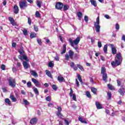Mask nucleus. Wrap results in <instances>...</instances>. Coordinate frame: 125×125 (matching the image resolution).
I'll list each match as a JSON object with an SVG mask.
<instances>
[{
    "label": "nucleus",
    "instance_id": "obj_1",
    "mask_svg": "<svg viewBox=\"0 0 125 125\" xmlns=\"http://www.w3.org/2000/svg\"><path fill=\"white\" fill-rule=\"evenodd\" d=\"M80 41L81 38L79 37L73 41L71 38L69 39V42L70 45H71V46H72V47H73L75 49V50H78V49L79 48L78 47V46L75 47V45H78V44H79V43H80Z\"/></svg>",
    "mask_w": 125,
    "mask_h": 125
},
{
    "label": "nucleus",
    "instance_id": "obj_2",
    "mask_svg": "<svg viewBox=\"0 0 125 125\" xmlns=\"http://www.w3.org/2000/svg\"><path fill=\"white\" fill-rule=\"evenodd\" d=\"M19 52L21 55L18 56L19 59H20L22 61H23V60H25V61H27V62L28 61H29V59H28V58H27V56L25 55V54H24L25 52H24L23 50H19ZM22 54H23L22 56Z\"/></svg>",
    "mask_w": 125,
    "mask_h": 125
},
{
    "label": "nucleus",
    "instance_id": "obj_3",
    "mask_svg": "<svg viewBox=\"0 0 125 125\" xmlns=\"http://www.w3.org/2000/svg\"><path fill=\"white\" fill-rule=\"evenodd\" d=\"M8 83L10 86L13 87V88L16 86V80L15 79L10 78L8 79Z\"/></svg>",
    "mask_w": 125,
    "mask_h": 125
},
{
    "label": "nucleus",
    "instance_id": "obj_4",
    "mask_svg": "<svg viewBox=\"0 0 125 125\" xmlns=\"http://www.w3.org/2000/svg\"><path fill=\"white\" fill-rule=\"evenodd\" d=\"M100 23V21L99 20V16H98L96 19V21L94 23L96 32H100V25H99Z\"/></svg>",
    "mask_w": 125,
    "mask_h": 125
},
{
    "label": "nucleus",
    "instance_id": "obj_5",
    "mask_svg": "<svg viewBox=\"0 0 125 125\" xmlns=\"http://www.w3.org/2000/svg\"><path fill=\"white\" fill-rule=\"evenodd\" d=\"M74 52H73V51L70 50L69 52H68V54H66L65 55V60H67V61H69V60L70 59H73V56H74Z\"/></svg>",
    "mask_w": 125,
    "mask_h": 125
},
{
    "label": "nucleus",
    "instance_id": "obj_6",
    "mask_svg": "<svg viewBox=\"0 0 125 125\" xmlns=\"http://www.w3.org/2000/svg\"><path fill=\"white\" fill-rule=\"evenodd\" d=\"M122 63V60H118L115 58V61L111 62V65L113 67H116L117 66H120Z\"/></svg>",
    "mask_w": 125,
    "mask_h": 125
},
{
    "label": "nucleus",
    "instance_id": "obj_7",
    "mask_svg": "<svg viewBox=\"0 0 125 125\" xmlns=\"http://www.w3.org/2000/svg\"><path fill=\"white\" fill-rule=\"evenodd\" d=\"M20 7L21 9H24L25 7H27V1H22L20 2Z\"/></svg>",
    "mask_w": 125,
    "mask_h": 125
},
{
    "label": "nucleus",
    "instance_id": "obj_8",
    "mask_svg": "<svg viewBox=\"0 0 125 125\" xmlns=\"http://www.w3.org/2000/svg\"><path fill=\"white\" fill-rule=\"evenodd\" d=\"M62 7H63V3H61V2H57L55 8L56 9H58L59 10H61L62 9Z\"/></svg>",
    "mask_w": 125,
    "mask_h": 125
},
{
    "label": "nucleus",
    "instance_id": "obj_9",
    "mask_svg": "<svg viewBox=\"0 0 125 125\" xmlns=\"http://www.w3.org/2000/svg\"><path fill=\"white\" fill-rule=\"evenodd\" d=\"M31 81L32 82H33V83H34V84L37 87H40V86L41 85V83H40V82L38 81V80H37L36 79H35V78H32L31 79Z\"/></svg>",
    "mask_w": 125,
    "mask_h": 125
},
{
    "label": "nucleus",
    "instance_id": "obj_10",
    "mask_svg": "<svg viewBox=\"0 0 125 125\" xmlns=\"http://www.w3.org/2000/svg\"><path fill=\"white\" fill-rule=\"evenodd\" d=\"M109 46H110L111 48V51L112 52V54L115 55V54L117 53V49H116L115 46H114L113 44H109Z\"/></svg>",
    "mask_w": 125,
    "mask_h": 125
},
{
    "label": "nucleus",
    "instance_id": "obj_11",
    "mask_svg": "<svg viewBox=\"0 0 125 125\" xmlns=\"http://www.w3.org/2000/svg\"><path fill=\"white\" fill-rule=\"evenodd\" d=\"M8 20L10 21L11 24H12L13 26H16V22H15V21L13 18L9 17Z\"/></svg>",
    "mask_w": 125,
    "mask_h": 125
},
{
    "label": "nucleus",
    "instance_id": "obj_12",
    "mask_svg": "<svg viewBox=\"0 0 125 125\" xmlns=\"http://www.w3.org/2000/svg\"><path fill=\"white\" fill-rule=\"evenodd\" d=\"M37 122H38V118L35 117V118H32L30 120V123L31 125H35V124H37Z\"/></svg>",
    "mask_w": 125,
    "mask_h": 125
},
{
    "label": "nucleus",
    "instance_id": "obj_13",
    "mask_svg": "<svg viewBox=\"0 0 125 125\" xmlns=\"http://www.w3.org/2000/svg\"><path fill=\"white\" fill-rule=\"evenodd\" d=\"M22 65L24 69H28V68L30 67V64H29V63H28L27 62L23 61L22 63Z\"/></svg>",
    "mask_w": 125,
    "mask_h": 125
},
{
    "label": "nucleus",
    "instance_id": "obj_14",
    "mask_svg": "<svg viewBox=\"0 0 125 125\" xmlns=\"http://www.w3.org/2000/svg\"><path fill=\"white\" fill-rule=\"evenodd\" d=\"M58 81H59L60 83H63V82H65V79H64V77L60 75L58 77Z\"/></svg>",
    "mask_w": 125,
    "mask_h": 125
},
{
    "label": "nucleus",
    "instance_id": "obj_15",
    "mask_svg": "<svg viewBox=\"0 0 125 125\" xmlns=\"http://www.w3.org/2000/svg\"><path fill=\"white\" fill-rule=\"evenodd\" d=\"M14 13H15V14H17L19 12V8H18V6H17V5H15L14 6Z\"/></svg>",
    "mask_w": 125,
    "mask_h": 125
},
{
    "label": "nucleus",
    "instance_id": "obj_16",
    "mask_svg": "<svg viewBox=\"0 0 125 125\" xmlns=\"http://www.w3.org/2000/svg\"><path fill=\"white\" fill-rule=\"evenodd\" d=\"M77 15L79 18V20H82V18H83V13L81 12H77Z\"/></svg>",
    "mask_w": 125,
    "mask_h": 125
},
{
    "label": "nucleus",
    "instance_id": "obj_17",
    "mask_svg": "<svg viewBox=\"0 0 125 125\" xmlns=\"http://www.w3.org/2000/svg\"><path fill=\"white\" fill-rule=\"evenodd\" d=\"M10 98L13 101V102H16L17 101V99L14 96L12 95V94H11L10 96Z\"/></svg>",
    "mask_w": 125,
    "mask_h": 125
},
{
    "label": "nucleus",
    "instance_id": "obj_18",
    "mask_svg": "<svg viewBox=\"0 0 125 125\" xmlns=\"http://www.w3.org/2000/svg\"><path fill=\"white\" fill-rule=\"evenodd\" d=\"M107 78H108V77L107 76V74L104 73V74H103V80L105 83H107Z\"/></svg>",
    "mask_w": 125,
    "mask_h": 125
},
{
    "label": "nucleus",
    "instance_id": "obj_19",
    "mask_svg": "<svg viewBox=\"0 0 125 125\" xmlns=\"http://www.w3.org/2000/svg\"><path fill=\"white\" fill-rule=\"evenodd\" d=\"M90 2L92 5H93L95 7L97 6V3H96V1H95V0H90Z\"/></svg>",
    "mask_w": 125,
    "mask_h": 125
},
{
    "label": "nucleus",
    "instance_id": "obj_20",
    "mask_svg": "<svg viewBox=\"0 0 125 125\" xmlns=\"http://www.w3.org/2000/svg\"><path fill=\"white\" fill-rule=\"evenodd\" d=\"M96 106L97 107V109H102V106H101V104H100L98 102H96Z\"/></svg>",
    "mask_w": 125,
    "mask_h": 125
},
{
    "label": "nucleus",
    "instance_id": "obj_21",
    "mask_svg": "<svg viewBox=\"0 0 125 125\" xmlns=\"http://www.w3.org/2000/svg\"><path fill=\"white\" fill-rule=\"evenodd\" d=\"M67 45L66 44H64L63 45V50L61 52V54H63V53H65L66 52V46Z\"/></svg>",
    "mask_w": 125,
    "mask_h": 125
},
{
    "label": "nucleus",
    "instance_id": "obj_22",
    "mask_svg": "<svg viewBox=\"0 0 125 125\" xmlns=\"http://www.w3.org/2000/svg\"><path fill=\"white\" fill-rule=\"evenodd\" d=\"M118 60H122V55H121V53H119L116 54V58Z\"/></svg>",
    "mask_w": 125,
    "mask_h": 125
},
{
    "label": "nucleus",
    "instance_id": "obj_23",
    "mask_svg": "<svg viewBox=\"0 0 125 125\" xmlns=\"http://www.w3.org/2000/svg\"><path fill=\"white\" fill-rule=\"evenodd\" d=\"M30 73L32 76H34V77H38V74L35 70H32Z\"/></svg>",
    "mask_w": 125,
    "mask_h": 125
},
{
    "label": "nucleus",
    "instance_id": "obj_24",
    "mask_svg": "<svg viewBox=\"0 0 125 125\" xmlns=\"http://www.w3.org/2000/svg\"><path fill=\"white\" fill-rule=\"evenodd\" d=\"M79 121L82 123V124H87V122L85 121L84 120H83V118L82 117H79Z\"/></svg>",
    "mask_w": 125,
    "mask_h": 125
},
{
    "label": "nucleus",
    "instance_id": "obj_25",
    "mask_svg": "<svg viewBox=\"0 0 125 125\" xmlns=\"http://www.w3.org/2000/svg\"><path fill=\"white\" fill-rule=\"evenodd\" d=\"M37 37V34L35 32H31L30 34L31 39H33V38H36Z\"/></svg>",
    "mask_w": 125,
    "mask_h": 125
},
{
    "label": "nucleus",
    "instance_id": "obj_26",
    "mask_svg": "<svg viewBox=\"0 0 125 125\" xmlns=\"http://www.w3.org/2000/svg\"><path fill=\"white\" fill-rule=\"evenodd\" d=\"M32 89L33 90V91L35 92V93L36 94H37V95H39V90H38V89L35 87H33Z\"/></svg>",
    "mask_w": 125,
    "mask_h": 125
},
{
    "label": "nucleus",
    "instance_id": "obj_27",
    "mask_svg": "<svg viewBox=\"0 0 125 125\" xmlns=\"http://www.w3.org/2000/svg\"><path fill=\"white\" fill-rule=\"evenodd\" d=\"M69 7H70L69 6V5H68V4H65L63 5V10L66 11L68 10V9H69Z\"/></svg>",
    "mask_w": 125,
    "mask_h": 125
},
{
    "label": "nucleus",
    "instance_id": "obj_28",
    "mask_svg": "<svg viewBox=\"0 0 125 125\" xmlns=\"http://www.w3.org/2000/svg\"><path fill=\"white\" fill-rule=\"evenodd\" d=\"M46 74L48 76V77H49V78H52V75H51V73H50V71L46 70Z\"/></svg>",
    "mask_w": 125,
    "mask_h": 125
},
{
    "label": "nucleus",
    "instance_id": "obj_29",
    "mask_svg": "<svg viewBox=\"0 0 125 125\" xmlns=\"http://www.w3.org/2000/svg\"><path fill=\"white\" fill-rule=\"evenodd\" d=\"M5 103H7L8 105H10L11 104V102H10L9 99L8 98L5 99Z\"/></svg>",
    "mask_w": 125,
    "mask_h": 125
},
{
    "label": "nucleus",
    "instance_id": "obj_30",
    "mask_svg": "<svg viewBox=\"0 0 125 125\" xmlns=\"http://www.w3.org/2000/svg\"><path fill=\"white\" fill-rule=\"evenodd\" d=\"M27 86L28 88L32 87V82H31V81H29L27 83Z\"/></svg>",
    "mask_w": 125,
    "mask_h": 125
},
{
    "label": "nucleus",
    "instance_id": "obj_31",
    "mask_svg": "<svg viewBox=\"0 0 125 125\" xmlns=\"http://www.w3.org/2000/svg\"><path fill=\"white\" fill-rule=\"evenodd\" d=\"M23 102L25 105H30V102H29L26 100H25V99H23Z\"/></svg>",
    "mask_w": 125,
    "mask_h": 125
},
{
    "label": "nucleus",
    "instance_id": "obj_32",
    "mask_svg": "<svg viewBox=\"0 0 125 125\" xmlns=\"http://www.w3.org/2000/svg\"><path fill=\"white\" fill-rule=\"evenodd\" d=\"M54 63H53V62H50L49 63H48V67H54Z\"/></svg>",
    "mask_w": 125,
    "mask_h": 125
},
{
    "label": "nucleus",
    "instance_id": "obj_33",
    "mask_svg": "<svg viewBox=\"0 0 125 125\" xmlns=\"http://www.w3.org/2000/svg\"><path fill=\"white\" fill-rule=\"evenodd\" d=\"M91 90L92 91V92H93V93H94V94H95V93H96V91H97V89L93 87L91 88Z\"/></svg>",
    "mask_w": 125,
    "mask_h": 125
},
{
    "label": "nucleus",
    "instance_id": "obj_34",
    "mask_svg": "<svg viewBox=\"0 0 125 125\" xmlns=\"http://www.w3.org/2000/svg\"><path fill=\"white\" fill-rule=\"evenodd\" d=\"M105 72H106V69L105 68V67H102L101 74L102 75L105 74Z\"/></svg>",
    "mask_w": 125,
    "mask_h": 125
},
{
    "label": "nucleus",
    "instance_id": "obj_35",
    "mask_svg": "<svg viewBox=\"0 0 125 125\" xmlns=\"http://www.w3.org/2000/svg\"><path fill=\"white\" fill-rule=\"evenodd\" d=\"M85 95L88 98H91V95H90V93H89V92L86 91Z\"/></svg>",
    "mask_w": 125,
    "mask_h": 125
},
{
    "label": "nucleus",
    "instance_id": "obj_36",
    "mask_svg": "<svg viewBox=\"0 0 125 125\" xmlns=\"http://www.w3.org/2000/svg\"><path fill=\"white\" fill-rule=\"evenodd\" d=\"M107 86L109 89H110V90H113V89H114V86L111 84H108Z\"/></svg>",
    "mask_w": 125,
    "mask_h": 125
},
{
    "label": "nucleus",
    "instance_id": "obj_37",
    "mask_svg": "<svg viewBox=\"0 0 125 125\" xmlns=\"http://www.w3.org/2000/svg\"><path fill=\"white\" fill-rule=\"evenodd\" d=\"M42 3V2L41 1L38 0L37 1V6H38V7L41 8Z\"/></svg>",
    "mask_w": 125,
    "mask_h": 125
},
{
    "label": "nucleus",
    "instance_id": "obj_38",
    "mask_svg": "<svg viewBox=\"0 0 125 125\" xmlns=\"http://www.w3.org/2000/svg\"><path fill=\"white\" fill-rule=\"evenodd\" d=\"M84 20L85 21L86 23H87L88 22V16H84Z\"/></svg>",
    "mask_w": 125,
    "mask_h": 125
},
{
    "label": "nucleus",
    "instance_id": "obj_39",
    "mask_svg": "<svg viewBox=\"0 0 125 125\" xmlns=\"http://www.w3.org/2000/svg\"><path fill=\"white\" fill-rule=\"evenodd\" d=\"M107 48H108V46L107 45H105L104 47V52L105 53L107 52Z\"/></svg>",
    "mask_w": 125,
    "mask_h": 125
},
{
    "label": "nucleus",
    "instance_id": "obj_40",
    "mask_svg": "<svg viewBox=\"0 0 125 125\" xmlns=\"http://www.w3.org/2000/svg\"><path fill=\"white\" fill-rule=\"evenodd\" d=\"M77 77L78 78L79 81L82 83L83 82V80H82V77H81V75L80 74L77 75Z\"/></svg>",
    "mask_w": 125,
    "mask_h": 125
},
{
    "label": "nucleus",
    "instance_id": "obj_41",
    "mask_svg": "<svg viewBox=\"0 0 125 125\" xmlns=\"http://www.w3.org/2000/svg\"><path fill=\"white\" fill-rule=\"evenodd\" d=\"M52 87L53 88V89H54V90H57V86H56V85L54 84L52 85Z\"/></svg>",
    "mask_w": 125,
    "mask_h": 125
},
{
    "label": "nucleus",
    "instance_id": "obj_42",
    "mask_svg": "<svg viewBox=\"0 0 125 125\" xmlns=\"http://www.w3.org/2000/svg\"><path fill=\"white\" fill-rule=\"evenodd\" d=\"M77 67L78 68H79L81 70V71H83V66H82V65H80V64H78L77 65Z\"/></svg>",
    "mask_w": 125,
    "mask_h": 125
},
{
    "label": "nucleus",
    "instance_id": "obj_43",
    "mask_svg": "<svg viewBox=\"0 0 125 125\" xmlns=\"http://www.w3.org/2000/svg\"><path fill=\"white\" fill-rule=\"evenodd\" d=\"M118 92H119V93H120L121 95L123 96L124 94H125L124 93V92L123 91V90H122V89H119V90H118Z\"/></svg>",
    "mask_w": 125,
    "mask_h": 125
},
{
    "label": "nucleus",
    "instance_id": "obj_44",
    "mask_svg": "<svg viewBox=\"0 0 125 125\" xmlns=\"http://www.w3.org/2000/svg\"><path fill=\"white\" fill-rule=\"evenodd\" d=\"M37 42L40 45H42V39H37Z\"/></svg>",
    "mask_w": 125,
    "mask_h": 125
},
{
    "label": "nucleus",
    "instance_id": "obj_45",
    "mask_svg": "<svg viewBox=\"0 0 125 125\" xmlns=\"http://www.w3.org/2000/svg\"><path fill=\"white\" fill-rule=\"evenodd\" d=\"M64 124H65L66 125H70V122L67 119H64Z\"/></svg>",
    "mask_w": 125,
    "mask_h": 125
},
{
    "label": "nucleus",
    "instance_id": "obj_46",
    "mask_svg": "<svg viewBox=\"0 0 125 125\" xmlns=\"http://www.w3.org/2000/svg\"><path fill=\"white\" fill-rule=\"evenodd\" d=\"M35 15L36 17H40L41 16V14H40L39 11H36Z\"/></svg>",
    "mask_w": 125,
    "mask_h": 125
},
{
    "label": "nucleus",
    "instance_id": "obj_47",
    "mask_svg": "<svg viewBox=\"0 0 125 125\" xmlns=\"http://www.w3.org/2000/svg\"><path fill=\"white\" fill-rule=\"evenodd\" d=\"M57 116H58L59 118H62V114H61V112H57Z\"/></svg>",
    "mask_w": 125,
    "mask_h": 125
},
{
    "label": "nucleus",
    "instance_id": "obj_48",
    "mask_svg": "<svg viewBox=\"0 0 125 125\" xmlns=\"http://www.w3.org/2000/svg\"><path fill=\"white\" fill-rule=\"evenodd\" d=\"M98 46L99 47H102V43H101V42L98 41Z\"/></svg>",
    "mask_w": 125,
    "mask_h": 125
},
{
    "label": "nucleus",
    "instance_id": "obj_49",
    "mask_svg": "<svg viewBox=\"0 0 125 125\" xmlns=\"http://www.w3.org/2000/svg\"><path fill=\"white\" fill-rule=\"evenodd\" d=\"M115 29L116 30H119L120 29V25H119V23H116V24Z\"/></svg>",
    "mask_w": 125,
    "mask_h": 125
},
{
    "label": "nucleus",
    "instance_id": "obj_50",
    "mask_svg": "<svg viewBox=\"0 0 125 125\" xmlns=\"http://www.w3.org/2000/svg\"><path fill=\"white\" fill-rule=\"evenodd\" d=\"M62 108L60 106H58V113H61Z\"/></svg>",
    "mask_w": 125,
    "mask_h": 125
},
{
    "label": "nucleus",
    "instance_id": "obj_51",
    "mask_svg": "<svg viewBox=\"0 0 125 125\" xmlns=\"http://www.w3.org/2000/svg\"><path fill=\"white\" fill-rule=\"evenodd\" d=\"M46 100L47 101H51V97L50 96H48L46 97Z\"/></svg>",
    "mask_w": 125,
    "mask_h": 125
},
{
    "label": "nucleus",
    "instance_id": "obj_52",
    "mask_svg": "<svg viewBox=\"0 0 125 125\" xmlns=\"http://www.w3.org/2000/svg\"><path fill=\"white\" fill-rule=\"evenodd\" d=\"M1 69L3 70H5V65L4 64H2L1 65Z\"/></svg>",
    "mask_w": 125,
    "mask_h": 125
},
{
    "label": "nucleus",
    "instance_id": "obj_53",
    "mask_svg": "<svg viewBox=\"0 0 125 125\" xmlns=\"http://www.w3.org/2000/svg\"><path fill=\"white\" fill-rule=\"evenodd\" d=\"M73 89H71V88H70V92L69 93V96H70V97H72V96H73Z\"/></svg>",
    "mask_w": 125,
    "mask_h": 125
},
{
    "label": "nucleus",
    "instance_id": "obj_54",
    "mask_svg": "<svg viewBox=\"0 0 125 125\" xmlns=\"http://www.w3.org/2000/svg\"><path fill=\"white\" fill-rule=\"evenodd\" d=\"M28 23L29 25H31V24H32V20L29 18H28Z\"/></svg>",
    "mask_w": 125,
    "mask_h": 125
},
{
    "label": "nucleus",
    "instance_id": "obj_55",
    "mask_svg": "<svg viewBox=\"0 0 125 125\" xmlns=\"http://www.w3.org/2000/svg\"><path fill=\"white\" fill-rule=\"evenodd\" d=\"M107 96H108L109 99H111V97H112L111 92H107Z\"/></svg>",
    "mask_w": 125,
    "mask_h": 125
},
{
    "label": "nucleus",
    "instance_id": "obj_56",
    "mask_svg": "<svg viewBox=\"0 0 125 125\" xmlns=\"http://www.w3.org/2000/svg\"><path fill=\"white\" fill-rule=\"evenodd\" d=\"M72 99H73V100H74V101H77V98L76 97V96L75 94L73 95Z\"/></svg>",
    "mask_w": 125,
    "mask_h": 125
},
{
    "label": "nucleus",
    "instance_id": "obj_57",
    "mask_svg": "<svg viewBox=\"0 0 125 125\" xmlns=\"http://www.w3.org/2000/svg\"><path fill=\"white\" fill-rule=\"evenodd\" d=\"M74 66H75V63H74V62H70V66L71 67V68H74Z\"/></svg>",
    "mask_w": 125,
    "mask_h": 125
},
{
    "label": "nucleus",
    "instance_id": "obj_58",
    "mask_svg": "<svg viewBox=\"0 0 125 125\" xmlns=\"http://www.w3.org/2000/svg\"><path fill=\"white\" fill-rule=\"evenodd\" d=\"M34 30H35V31H36V32H38V31H39V28H38V26L34 25Z\"/></svg>",
    "mask_w": 125,
    "mask_h": 125
},
{
    "label": "nucleus",
    "instance_id": "obj_59",
    "mask_svg": "<svg viewBox=\"0 0 125 125\" xmlns=\"http://www.w3.org/2000/svg\"><path fill=\"white\" fill-rule=\"evenodd\" d=\"M104 17L105 18H106V19H110V18H111V17H110V16L108 15H105Z\"/></svg>",
    "mask_w": 125,
    "mask_h": 125
},
{
    "label": "nucleus",
    "instance_id": "obj_60",
    "mask_svg": "<svg viewBox=\"0 0 125 125\" xmlns=\"http://www.w3.org/2000/svg\"><path fill=\"white\" fill-rule=\"evenodd\" d=\"M117 83L118 86H120L121 85V81L120 80H117Z\"/></svg>",
    "mask_w": 125,
    "mask_h": 125
},
{
    "label": "nucleus",
    "instance_id": "obj_61",
    "mask_svg": "<svg viewBox=\"0 0 125 125\" xmlns=\"http://www.w3.org/2000/svg\"><path fill=\"white\" fill-rule=\"evenodd\" d=\"M75 81H76V83L77 86H79V85H80V83H79V81H78V79H76Z\"/></svg>",
    "mask_w": 125,
    "mask_h": 125
},
{
    "label": "nucleus",
    "instance_id": "obj_62",
    "mask_svg": "<svg viewBox=\"0 0 125 125\" xmlns=\"http://www.w3.org/2000/svg\"><path fill=\"white\" fill-rule=\"evenodd\" d=\"M101 60H102L103 61H105V57H103V56H101Z\"/></svg>",
    "mask_w": 125,
    "mask_h": 125
},
{
    "label": "nucleus",
    "instance_id": "obj_63",
    "mask_svg": "<svg viewBox=\"0 0 125 125\" xmlns=\"http://www.w3.org/2000/svg\"><path fill=\"white\" fill-rule=\"evenodd\" d=\"M122 40L124 41V42H125V35H123Z\"/></svg>",
    "mask_w": 125,
    "mask_h": 125
},
{
    "label": "nucleus",
    "instance_id": "obj_64",
    "mask_svg": "<svg viewBox=\"0 0 125 125\" xmlns=\"http://www.w3.org/2000/svg\"><path fill=\"white\" fill-rule=\"evenodd\" d=\"M59 125H63V122H62V121H59Z\"/></svg>",
    "mask_w": 125,
    "mask_h": 125
}]
</instances>
